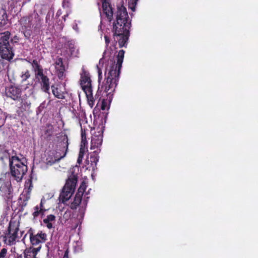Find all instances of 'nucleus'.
<instances>
[{
	"mask_svg": "<svg viewBox=\"0 0 258 258\" xmlns=\"http://www.w3.org/2000/svg\"><path fill=\"white\" fill-rule=\"evenodd\" d=\"M80 76L81 86L86 95L89 105L92 107L94 104L95 99L93 96L92 81L90 74L83 68Z\"/></svg>",
	"mask_w": 258,
	"mask_h": 258,
	"instance_id": "39448f33",
	"label": "nucleus"
},
{
	"mask_svg": "<svg viewBox=\"0 0 258 258\" xmlns=\"http://www.w3.org/2000/svg\"><path fill=\"white\" fill-rule=\"evenodd\" d=\"M46 130L45 131V134L48 137H51L54 132V127L51 124H47L46 126Z\"/></svg>",
	"mask_w": 258,
	"mask_h": 258,
	"instance_id": "b1692460",
	"label": "nucleus"
},
{
	"mask_svg": "<svg viewBox=\"0 0 258 258\" xmlns=\"http://www.w3.org/2000/svg\"><path fill=\"white\" fill-rule=\"evenodd\" d=\"M31 16H24L20 20V24L22 26V29L23 30L24 28L27 29V28H31Z\"/></svg>",
	"mask_w": 258,
	"mask_h": 258,
	"instance_id": "f3484780",
	"label": "nucleus"
},
{
	"mask_svg": "<svg viewBox=\"0 0 258 258\" xmlns=\"http://www.w3.org/2000/svg\"><path fill=\"white\" fill-rule=\"evenodd\" d=\"M87 187L86 183L83 181L82 182L79 188L78 189V191L76 193V195L82 198V196L83 195V194Z\"/></svg>",
	"mask_w": 258,
	"mask_h": 258,
	"instance_id": "5701e85b",
	"label": "nucleus"
},
{
	"mask_svg": "<svg viewBox=\"0 0 258 258\" xmlns=\"http://www.w3.org/2000/svg\"><path fill=\"white\" fill-rule=\"evenodd\" d=\"M60 144L59 149L51 150L46 152L45 154V163L47 165L51 166L66 156L69 146L68 138L67 136L63 137Z\"/></svg>",
	"mask_w": 258,
	"mask_h": 258,
	"instance_id": "7ed1b4c3",
	"label": "nucleus"
},
{
	"mask_svg": "<svg viewBox=\"0 0 258 258\" xmlns=\"http://www.w3.org/2000/svg\"><path fill=\"white\" fill-rule=\"evenodd\" d=\"M105 43V50L104 52V56L106 55V53L108 51L109 53H111V51L113 50L116 49V47H115V44H113L112 46H109V44L110 43V38L107 35L104 36Z\"/></svg>",
	"mask_w": 258,
	"mask_h": 258,
	"instance_id": "6ab92c4d",
	"label": "nucleus"
},
{
	"mask_svg": "<svg viewBox=\"0 0 258 258\" xmlns=\"http://www.w3.org/2000/svg\"><path fill=\"white\" fill-rule=\"evenodd\" d=\"M0 191L4 193L7 199H12L13 188L10 181L5 182L0 179Z\"/></svg>",
	"mask_w": 258,
	"mask_h": 258,
	"instance_id": "ddd939ff",
	"label": "nucleus"
},
{
	"mask_svg": "<svg viewBox=\"0 0 258 258\" xmlns=\"http://www.w3.org/2000/svg\"><path fill=\"white\" fill-rule=\"evenodd\" d=\"M91 158V162H95V164H96V163H97V162H98V159H97V158H96V157H93L91 156V158Z\"/></svg>",
	"mask_w": 258,
	"mask_h": 258,
	"instance_id": "4c0bfd02",
	"label": "nucleus"
},
{
	"mask_svg": "<svg viewBox=\"0 0 258 258\" xmlns=\"http://www.w3.org/2000/svg\"><path fill=\"white\" fill-rule=\"evenodd\" d=\"M66 45H67V48H68L70 49L71 53H72V52L74 51L75 45H74V42L72 41H68L66 43Z\"/></svg>",
	"mask_w": 258,
	"mask_h": 258,
	"instance_id": "a878e982",
	"label": "nucleus"
},
{
	"mask_svg": "<svg viewBox=\"0 0 258 258\" xmlns=\"http://www.w3.org/2000/svg\"><path fill=\"white\" fill-rule=\"evenodd\" d=\"M1 159L3 160H4V158L3 157H1Z\"/></svg>",
	"mask_w": 258,
	"mask_h": 258,
	"instance_id": "09e8293b",
	"label": "nucleus"
},
{
	"mask_svg": "<svg viewBox=\"0 0 258 258\" xmlns=\"http://www.w3.org/2000/svg\"><path fill=\"white\" fill-rule=\"evenodd\" d=\"M86 144H87L86 137L85 131H82L81 132V145H83V146H85Z\"/></svg>",
	"mask_w": 258,
	"mask_h": 258,
	"instance_id": "c85d7f7f",
	"label": "nucleus"
},
{
	"mask_svg": "<svg viewBox=\"0 0 258 258\" xmlns=\"http://www.w3.org/2000/svg\"><path fill=\"white\" fill-rule=\"evenodd\" d=\"M7 249L5 248H2L0 251V258H6Z\"/></svg>",
	"mask_w": 258,
	"mask_h": 258,
	"instance_id": "2f4dec72",
	"label": "nucleus"
},
{
	"mask_svg": "<svg viewBox=\"0 0 258 258\" xmlns=\"http://www.w3.org/2000/svg\"><path fill=\"white\" fill-rule=\"evenodd\" d=\"M30 187L28 189L27 192L26 194V196L25 201H28L30 199Z\"/></svg>",
	"mask_w": 258,
	"mask_h": 258,
	"instance_id": "c9c22d12",
	"label": "nucleus"
},
{
	"mask_svg": "<svg viewBox=\"0 0 258 258\" xmlns=\"http://www.w3.org/2000/svg\"><path fill=\"white\" fill-rule=\"evenodd\" d=\"M11 41H12V42L16 43V42H17L19 41V37L15 35L12 39Z\"/></svg>",
	"mask_w": 258,
	"mask_h": 258,
	"instance_id": "e433bc0d",
	"label": "nucleus"
},
{
	"mask_svg": "<svg viewBox=\"0 0 258 258\" xmlns=\"http://www.w3.org/2000/svg\"><path fill=\"white\" fill-rule=\"evenodd\" d=\"M11 33L5 31L0 33V55L3 59L10 60L13 59L14 53L10 44Z\"/></svg>",
	"mask_w": 258,
	"mask_h": 258,
	"instance_id": "423d86ee",
	"label": "nucleus"
},
{
	"mask_svg": "<svg viewBox=\"0 0 258 258\" xmlns=\"http://www.w3.org/2000/svg\"><path fill=\"white\" fill-rule=\"evenodd\" d=\"M82 198L75 195L74 201L71 203L70 207L71 209L76 210L80 206L79 211L81 217H83L86 210L87 203V201H84L82 203Z\"/></svg>",
	"mask_w": 258,
	"mask_h": 258,
	"instance_id": "9b49d317",
	"label": "nucleus"
},
{
	"mask_svg": "<svg viewBox=\"0 0 258 258\" xmlns=\"http://www.w3.org/2000/svg\"><path fill=\"white\" fill-rule=\"evenodd\" d=\"M6 158H8L10 161V167L12 176L17 181H20L27 171V166L24 164L20 159L16 156L10 158L8 152L4 150Z\"/></svg>",
	"mask_w": 258,
	"mask_h": 258,
	"instance_id": "20e7f679",
	"label": "nucleus"
},
{
	"mask_svg": "<svg viewBox=\"0 0 258 258\" xmlns=\"http://www.w3.org/2000/svg\"><path fill=\"white\" fill-rule=\"evenodd\" d=\"M24 105H25V106H28L29 105V104H28V103H27L26 102V104H25V103H24Z\"/></svg>",
	"mask_w": 258,
	"mask_h": 258,
	"instance_id": "49530a36",
	"label": "nucleus"
},
{
	"mask_svg": "<svg viewBox=\"0 0 258 258\" xmlns=\"http://www.w3.org/2000/svg\"><path fill=\"white\" fill-rule=\"evenodd\" d=\"M86 148L85 146H83V145H81L79 156L83 157L84 156V154L86 152Z\"/></svg>",
	"mask_w": 258,
	"mask_h": 258,
	"instance_id": "7c9ffc66",
	"label": "nucleus"
},
{
	"mask_svg": "<svg viewBox=\"0 0 258 258\" xmlns=\"http://www.w3.org/2000/svg\"><path fill=\"white\" fill-rule=\"evenodd\" d=\"M70 0H63L62 3V6L64 8H69L70 7Z\"/></svg>",
	"mask_w": 258,
	"mask_h": 258,
	"instance_id": "f704fd0d",
	"label": "nucleus"
},
{
	"mask_svg": "<svg viewBox=\"0 0 258 258\" xmlns=\"http://www.w3.org/2000/svg\"><path fill=\"white\" fill-rule=\"evenodd\" d=\"M45 212V211L38 208V205H36L34 207V212L32 213V215L34 218H36L39 216L42 218L44 215Z\"/></svg>",
	"mask_w": 258,
	"mask_h": 258,
	"instance_id": "4be33fe9",
	"label": "nucleus"
},
{
	"mask_svg": "<svg viewBox=\"0 0 258 258\" xmlns=\"http://www.w3.org/2000/svg\"><path fill=\"white\" fill-rule=\"evenodd\" d=\"M41 246H39L37 247H34L28 250L27 251L25 252V258H32V257L35 256L37 252L40 250Z\"/></svg>",
	"mask_w": 258,
	"mask_h": 258,
	"instance_id": "412c9836",
	"label": "nucleus"
},
{
	"mask_svg": "<svg viewBox=\"0 0 258 258\" xmlns=\"http://www.w3.org/2000/svg\"><path fill=\"white\" fill-rule=\"evenodd\" d=\"M138 0H134V6H133V7H131V9L133 11H134L135 10V6L137 3Z\"/></svg>",
	"mask_w": 258,
	"mask_h": 258,
	"instance_id": "a19ab883",
	"label": "nucleus"
},
{
	"mask_svg": "<svg viewBox=\"0 0 258 258\" xmlns=\"http://www.w3.org/2000/svg\"><path fill=\"white\" fill-rule=\"evenodd\" d=\"M69 16V14H67L66 15H64L63 17H62L64 21H66L67 17H68Z\"/></svg>",
	"mask_w": 258,
	"mask_h": 258,
	"instance_id": "a18cd8bd",
	"label": "nucleus"
},
{
	"mask_svg": "<svg viewBox=\"0 0 258 258\" xmlns=\"http://www.w3.org/2000/svg\"><path fill=\"white\" fill-rule=\"evenodd\" d=\"M36 78L39 81L42 90L46 93L49 94L50 84L48 77L42 73L36 77Z\"/></svg>",
	"mask_w": 258,
	"mask_h": 258,
	"instance_id": "2eb2a0df",
	"label": "nucleus"
},
{
	"mask_svg": "<svg viewBox=\"0 0 258 258\" xmlns=\"http://www.w3.org/2000/svg\"><path fill=\"white\" fill-rule=\"evenodd\" d=\"M102 91V90H99V89H98L97 92V94H96V96L95 97H96L97 96V98L99 97V93Z\"/></svg>",
	"mask_w": 258,
	"mask_h": 258,
	"instance_id": "37998d69",
	"label": "nucleus"
},
{
	"mask_svg": "<svg viewBox=\"0 0 258 258\" xmlns=\"http://www.w3.org/2000/svg\"><path fill=\"white\" fill-rule=\"evenodd\" d=\"M102 143V137L95 136L91 141V149L97 148L101 146Z\"/></svg>",
	"mask_w": 258,
	"mask_h": 258,
	"instance_id": "aec40b11",
	"label": "nucleus"
},
{
	"mask_svg": "<svg viewBox=\"0 0 258 258\" xmlns=\"http://www.w3.org/2000/svg\"><path fill=\"white\" fill-rule=\"evenodd\" d=\"M52 93L55 97L60 99H65V95L67 92L64 87H62L60 84H55L51 86Z\"/></svg>",
	"mask_w": 258,
	"mask_h": 258,
	"instance_id": "f8f14e48",
	"label": "nucleus"
},
{
	"mask_svg": "<svg viewBox=\"0 0 258 258\" xmlns=\"http://www.w3.org/2000/svg\"><path fill=\"white\" fill-rule=\"evenodd\" d=\"M124 53L123 49L120 50L116 56V62L113 59H110L106 68L105 82L102 85L101 89L104 90L103 94L106 96V103L103 99L101 106L102 110H105L112 100L113 93L119 81ZM102 96H103V94Z\"/></svg>",
	"mask_w": 258,
	"mask_h": 258,
	"instance_id": "f257e3e1",
	"label": "nucleus"
},
{
	"mask_svg": "<svg viewBox=\"0 0 258 258\" xmlns=\"http://www.w3.org/2000/svg\"><path fill=\"white\" fill-rule=\"evenodd\" d=\"M46 219L51 222L55 221V216L54 215L50 214L47 215Z\"/></svg>",
	"mask_w": 258,
	"mask_h": 258,
	"instance_id": "72a5a7b5",
	"label": "nucleus"
},
{
	"mask_svg": "<svg viewBox=\"0 0 258 258\" xmlns=\"http://www.w3.org/2000/svg\"><path fill=\"white\" fill-rule=\"evenodd\" d=\"M19 230V226L15 223H9L8 230L4 236L5 241L9 245H13L15 244V241L18 237V232Z\"/></svg>",
	"mask_w": 258,
	"mask_h": 258,
	"instance_id": "6e6552de",
	"label": "nucleus"
},
{
	"mask_svg": "<svg viewBox=\"0 0 258 258\" xmlns=\"http://www.w3.org/2000/svg\"><path fill=\"white\" fill-rule=\"evenodd\" d=\"M32 68L35 72V77L43 73V70L36 59L33 60L31 62Z\"/></svg>",
	"mask_w": 258,
	"mask_h": 258,
	"instance_id": "a211bd4d",
	"label": "nucleus"
},
{
	"mask_svg": "<svg viewBox=\"0 0 258 258\" xmlns=\"http://www.w3.org/2000/svg\"><path fill=\"white\" fill-rule=\"evenodd\" d=\"M131 26L126 9L123 6L117 8L116 20L113 23L112 31L115 43H118L120 48L126 47Z\"/></svg>",
	"mask_w": 258,
	"mask_h": 258,
	"instance_id": "f03ea898",
	"label": "nucleus"
},
{
	"mask_svg": "<svg viewBox=\"0 0 258 258\" xmlns=\"http://www.w3.org/2000/svg\"><path fill=\"white\" fill-rule=\"evenodd\" d=\"M23 30V34L25 36V37L27 38V39H29L30 37V36L31 35V28H27V29H25L24 28Z\"/></svg>",
	"mask_w": 258,
	"mask_h": 258,
	"instance_id": "cd10ccee",
	"label": "nucleus"
},
{
	"mask_svg": "<svg viewBox=\"0 0 258 258\" xmlns=\"http://www.w3.org/2000/svg\"><path fill=\"white\" fill-rule=\"evenodd\" d=\"M56 73L59 79H62L64 75L65 67L63 63L62 58L57 57L54 63Z\"/></svg>",
	"mask_w": 258,
	"mask_h": 258,
	"instance_id": "dca6fc26",
	"label": "nucleus"
},
{
	"mask_svg": "<svg viewBox=\"0 0 258 258\" xmlns=\"http://www.w3.org/2000/svg\"><path fill=\"white\" fill-rule=\"evenodd\" d=\"M46 202V200H45L44 198H42L41 200V202H40V203L39 204V205H38V208H40V209H41L42 210L44 211H47L48 209H46L45 207H44V204Z\"/></svg>",
	"mask_w": 258,
	"mask_h": 258,
	"instance_id": "c756f323",
	"label": "nucleus"
},
{
	"mask_svg": "<svg viewBox=\"0 0 258 258\" xmlns=\"http://www.w3.org/2000/svg\"><path fill=\"white\" fill-rule=\"evenodd\" d=\"M83 158V157L79 156L77 159V163L80 164L82 162Z\"/></svg>",
	"mask_w": 258,
	"mask_h": 258,
	"instance_id": "ea45409f",
	"label": "nucleus"
},
{
	"mask_svg": "<svg viewBox=\"0 0 258 258\" xmlns=\"http://www.w3.org/2000/svg\"><path fill=\"white\" fill-rule=\"evenodd\" d=\"M5 94L7 97L14 100H19L21 97L22 88L19 86L10 85L6 88Z\"/></svg>",
	"mask_w": 258,
	"mask_h": 258,
	"instance_id": "1a4fd4ad",
	"label": "nucleus"
},
{
	"mask_svg": "<svg viewBox=\"0 0 258 258\" xmlns=\"http://www.w3.org/2000/svg\"><path fill=\"white\" fill-rule=\"evenodd\" d=\"M102 11L105 15L109 22H111L113 19V9L109 1L102 2Z\"/></svg>",
	"mask_w": 258,
	"mask_h": 258,
	"instance_id": "4468645a",
	"label": "nucleus"
},
{
	"mask_svg": "<svg viewBox=\"0 0 258 258\" xmlns=\"http://www.w3.org/2000/svg\"><path fill=\"white\" fill-rule=\"evenodd\" d=\"M30 77V72L29 70H26L25 72H22V75L21 76V78L22 79V81H25Z\"/></svg>",
	"mask_w": 258,
	"mask_h": 258,
	"instance_id": "393cba45",
	"label": "nucleus"
},
{
	"mask_svg": "<svg viewBox=\"0 0 258 258\" xmlns=\"http://www.w3.org/2000/svg\"><path fill=\"white\" fill-rule=\"evenodd\" d=\"M43 222L45 224H46V226L48 229H50L53 227V225L51 222H49L46 218L43 220Z\"/></svg>",
	"mask_w": 258,
	"mask_h": 258,
	"instance_id": "473e14b6",
	"label": "nucleus"
},
{
	"mask_svg": "<svg viewBox=\"0 0 258 258\" xmlns=\"http://www.w3.org/2000/svg\"><path fill=\"white\" fill-rule=\"evenodd\" d=\"M63 26H64V25L62 23V22H61V23L60 24V26H59V30H62L63 28Z\"/></svg>",
	"mask_w": 258,
	"mask_h": 258,
	"instance_id": "79ce46f5",
	"label": "nucleus"
},
{
	"mask_svg": "<svg viewBox=\"0 0 258 258\" xmlns=\"http://www.w3.org/2000/svg\"><path fill=\"white\" fill-rule=\"evenodd\" d=\"M63 258H69V250L67 249L64 253Z\"/></svg>",
	"mask_w": 258,
	"mask_h": 258,
	"instance_id": "58836bf2",
	"label": "nucleus"
},
{
	"mask_svg": "<svg viewBox=\"0 0 258 258\" xmlns=\"http://www.w3.org/2000/svg\"><path fill=\"white\" fill-rule=\"evenodd\" d=\"M5 120V114L0 110V128L4 124Z\"/></svg>",
	"mask_w": 258,
	"mask_h": 258,
	"instance_id": "bb28decb",
	"label": "nucleus"
},
{
	"mask_svg": "<svg viewBox=\"0 0 258 258\" xmlns=\"http://www.w3.org/2000/svg\"><path fill=\"white\" fill-rule=\"evenodd\" d=\"M77 181L78 175L72 172L66 180V184L60 194L59 199L62 203L67 202L72 197L75 191Z\"/></svg>",
	"mask_w": 258,
	"mask_h": 258,
	"instance_id": "0eeeda50",
	"label": "nucleus"
},
{
	"mask_svg": "<svg viewBox=\"0 0 258 258\" xmlns=\"http://www.w3.org/2000/svg\"><path fill=\"white\" fill-rule=\"evenodd\" d=\"M17 258H22V256L20 255V256H18Z\"/></svg>",
	"mask_w": 258,
	"mask_h": 258,
	"instance_id": "de8ad7c7",
	"label": "nucleus"
},
{
	"mask_svg": "<svg viewBox=\"0 0 258 258\" xmlns=\"http://www.w3.org/2000/svg\"><path fill=\"white\" fill-rule=\"evenodd\" d=\"M30 241L33 246H40L41 244L47 240V234L42 231H39L37 234L29 232Z\"/></svg>",
	"mask_w": 258,
	"mask_h": 258,
	"instance_id": "9d476101",
	"label": "nucleus"
},
{
	"mask_svg": "<svg viewBox=\"0 0 258 258\" xmlns=\"http://www.w3.org/2000/svg\"><path fill=\"white\" fill-rule=\"evenodd\" d=\"M61 14V12L60 10H58L56 14V16L59 17Z\"/></svg>",
	"mask_w": 258,
	"mask_h": 258,
	"instance_id": "c03bdc74",
	"label": "nucleus"
}]
</instances>
